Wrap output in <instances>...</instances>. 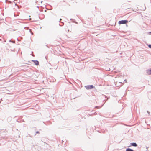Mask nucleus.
Masks as SVG:
<instances>
[{"label":"nucleus","instance_id":"f257e3e1","mask_svg":"<svg viewBox=\"0 0 151 151\" xmlns=\"http://www.w3.org/2000/svg\"><path fill=\"white\" fill-rule=\"evenodd\" d=\"M128 22V21L127 20H123L121 21H120L118 23L120 24H125L127 23Z\"/></svg>","mask_w":151,"mask_h":151},{"label":"nucleus","instance_id":"f03ea898","mask_svg":"<svg viewBox=\"0 0 151 151\" xmlns=\"http://www.w3.org/2000/svg\"><path fill=\"white\" fill-rule=\"evenodd\" d=\"M86 88L87 89H90L93 88V86L92 85L87 86H86Z\"/></svg>","mask_w":151,"mask_h":151},{"label":"nucleus","instance_id":"7ed1b4c3","mask_svg":"<svg viewBox=\"0 0 151 151\" xmlns=\"http://www.w3.org/2000/svg\"><path fill=\"white\" fill-rule=\"evenodd\" d=\"M34 63L36 65H39V62L37 60H35L33 61Z\"/></svg>","mask_w":151,"mask_h":151},{"label":"nucleus","instance_id":"20e7f679","mask_svg":"<svg viewBox=\"0 0 151 151\" xmlns=\"http://www.w3.org/2000/svg\"><path fill=\"white\" fill-rule=\"evenodd\" d=\"M131 145L133 146L136 147L137 146V145L135 143H132L131 144Z\"/></svg>","mask_w":151,"mask_h":151},{"label":"nucleus","instance_id":"39448f33","mask_svg":"<svg viewBox=\"0 0 151 151\" xmlns=\"http://www.w3.org/2000/svg\"><path fill=\"white\" fill-rule=\"evenodd\" d=\"M126 151H133V150L130 149H127L126 150Z\"/></svg>","mask_w":151,"mask_h":151},{"label":"nucleus","instance_id":"423d86ee","mask_svg":"<svg viewBox=\"0 0 151 151\" xmlns=\"http://www.w3.org/2000/svg\"><path fill=\"white\" fill-rule=\"evenodd\" d=\"M148 47L149 48H151V45H148Z\"/></svg>","mask_w":151,"mask_h":151},{"label":"nucleus","instance_id":"0eeeda50","mask_svg":"<svg viewBox=\"0 0 151 151\" xmlns=\"http://www.w3.org/2000/svg\"><path fill=\"white\" fill-rule=\"evenodd\" d=\"M14 16H18V14H17V15H15V14H14Z\"/></svg>","mask_w":151,"mask_h":151},{"label":"nucleus","instance_id":"6e6552de","mask_svg":"<svg viewBox=\"0 0 151 151\" xmlns=\"http://www.w3.org/2000/svg\"><path fill=\"white\" fill-rule=\"evenodd\" d=\"M150 33H151V32H150Z\"/></svg>","mask_w":151,"mask_h":151}]
</instances>
